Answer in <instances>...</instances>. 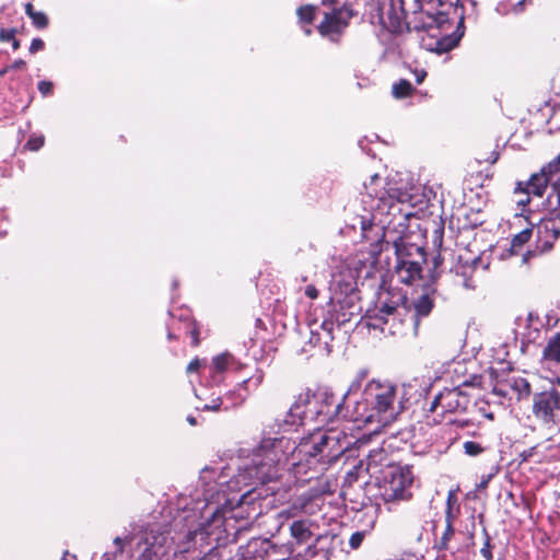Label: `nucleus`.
Segmentation results:
<instances>
[{
	"label": "nucleus",
	"instance_id": "nucleus-18",
	"mask_svg": "<svg viewBox=\"0 0 560 560\" xmlns=\"http://www.w3.org/2000/svg\"><path fill=\"white\" fill-rule=\"evenodd\" d=\"M480 264V258H474L471 260L459 259L450 270V272L454 275V282L467 290H475L477 287L475 273L477 266Z\"/></svg>",
	"mask_w": 560,
	"mask_h": 560
},
{
	"label": "nucleus",
	"instance_id": "nucleus-14",
	"mask_svg": "<svg viewBox=\"0 0 560 560\" xmlns=\"http://www.w3.org/2000/svg\"><path fill=\"white\" fill-rule=\"evenodd\" d=\"M560 410V394L556 389L536 393L533 397V413L545 424L555 423Z\"/></svg>",
	"mask_w": 560,
	"mask_h": 560
},
{
	"label": "nucleus",
	"instance_id": "nucleus-33",
	"mask_svg": "<svg viewBox=\"0 0 560 560\" xmlns=\"http://www.w3.org/2000/svg\"><path fill=\"white\" fill-rule=\"evenodd\" d=\"M483 537H485V542H483L482 548L480 549V553L486 560H492L493 555L491 551V549H492L491 538L486 528H483Z\"/></svg>",
	"mask_w": 560,
	"mask_h": 560
},
{
	"label": "nucleus",
	"instance_id": "nucleus-25",
	"mask_svg": "<svg viewBox=\"0 0 560 560\" xmlns=\"http://www.w3.org/2000/svg\"><path fill=\"white\" fill-rule=\"evenodd\" d=\"M542 357L556 363H560V332L556 334L544 349Z\"/></svg>",
	"mask_w": 560,
	"mask_h": 560
},
{
	"label": "nucleus",
	"instance_id": "nucleus-2",
	"mask_svg": "<svg viewBox=\"0 0 560 560\" xmlns=\"http://www.w3.org/2000/svg\"><path fill=\"white\" fill-rule=\"evenodd\" d=\"M366 374L364 370L358 373L341 400L327 389L300 394L284 419L277 424L279 431L288 432L307 422L326 425L340 418L349 420L347 413L351 412V396L361 389Z\"/></svg>",
	"mask_w": 560,
	"mask_h": 560
},
{
	"label": "nucleus",
	"instance_id": "nucleus-24",
	"mask_svg": "<svg viewBox=\"0 0 560 560\" xmlns=\"http://www.w3.org/2000/svg\"><path fill=\"white\" fill-rule=\"evenodd\" d=\"M262 380H264V372L259 369H257L253 375L243 380L242 383H240V385H238L240 386L238 389L240 390L244 389L246 393L245 394L238 393L237 394L238 400L236 402H234L233 405L234 406L241 405L246 399L247 395L250 392H254L258 388V386L262 383Z\"/></svg>",
	"mask_w": 560,
	"mask_h": 560
},
{
	"label": "nucleus",
	"instance_id": "nucleus-41",
	"mask_svg": "<svg viewBox=\"0 0 560 560\" xmlns=\"http://www.w3.org/2000/svg\"><path fill=\"white\" fill-rule=\"evenodd\" d=\"M16 34L15 28H0V42L7 43L13 39Z\"/></svg>",
	"mask_w": 560,
	"mask_h": 560
},
{
	"label": "nucleus",
	"instance_id": "nucleus-4",
	"mask_svg": "<svg viewBox=\"0 0 560 560\" xmlns=\"http://www.w3.org/2000/svg\"><path fill=\"white\" fill-rule=\"evenodd\" d=\"M402 408L398 387L390 381L373 378L364 385L360 398H351V412L347 417L360 424L375 423L377 430L394 422Z\"/></svg>",
	"mask_w": 560,
	"mask_h": 560
},
{
	"label": "nucleus",
	"instance_id": "nucleus-16",
	"mask_svg": "<svg viewBox=\"0 0 560 560\" xmlns=\"http://www.w3.org/2000/svg\"><path fill=\"white\" fill-rule=\"evenodd\" d=\"M395 248L396 261H417L418 265H422L427 261V255L424 248L420 245L410 243L405 236H397L393 241Z\"/></svg>",
	"mask_w": 560,
	"mask_h": 560
},
{
	"label": "nucleus",
	"instance_id": "nucleus-55",
	"mask_svg": "<svg viewBox=\"0 0 560 560\" xmlns=\"http://www.w3.org/2000/svg\"><path fill=\"white\" fill-rule=\"evenodd\" d=\"M490 478H491V476H488L487 479H483L480 482L479 488H486Z\"/></svg>",
	"mask_w": 560,
	"mask_h": 560
},
{
	"label": "nucleus",
	"instance_id": "nucleus-44",
	"mask_svg": "<svg viewBox=\"0 0 560 560\" xmlns=\"http://www.w3.org/2000/svg\"><path fill=\"white\" fill-rule=\"evenodd\" d=\"M205 361H201L199 359H194L192 361L189 362V364L187 365V372L188 373H194V372H197L199 370V368L201 366V364L203 363Z\"/></svg>",
	"mask_w": 560,
	"mask_h": 560
},
{
	"label": "nucleus",
	"instance_id": "nucleus-32",
	"mask_svg": "<svg viewBox=\"0 0 560 560\" xmlns=\"http://www.w3.org/2000/svg\"><path fill=\"white\" fill-rule=\"evenodd\" d=\"M453 535H454V527H453V525L445 524V530H444V533H443V535H442V537H441V539L439 541V545H438L440 550H447V549H450L448 542H450L451 537H453Z\"/></svg>",
	"mask_w": 560,
	"mask_h": 560
},
{
	"label": "nucleus",
	"instance_id": "nucleus-29",
	"mask_svg": "<svg viewBox=\"0 0 560 560\" xmlns=\"http://www.w3.org/2000/svg\"><path fill=\"white\" fill-rule=\"evenodd\" d=\"M530 236H532L530 229H524L523 231H521L520 233L514 235V237L512 238V242H511L512 252L516 253L518 247L523 246L525 243H527L530 240Z\"/></svg>",
	"mask_w": 560,
	"mask_h": 560
},
{
	"label": "nucleus",
	"instance_id": "nucleus-52",
	"mask_svg": "<svg viewBox=\"0 0 560 560\" xmlns=\"http://www.w3.org/2000/svg\"><path fill=\"white\" fill-rule=\"evenodd\" d=\"M191 336H192V345L194 346H197L199 343V340H198V330L194 327L190 331Z\"/></svg>",
	"mask_w": 560,
	"mask_h": 560
},
{
	"label": "nucleus",
	"instance_id": "nucleus-6",
	"mask_svg": "<svg viewBox=\"0 0 560 560\" xmlns=\"http://www.w3.org/2000/svg\"><path fill=\"white\" fill-rule=\"evenodd\" d=\"M407 294L399 288L381 287L374 307L368 311L366 326L384 335L401 334L405 317L410 313Z\"/></svg>",
	"mask_w": 560,
	"mask_h": 560
},
{
	"label": "nucleus",
	"instance_id": "nucleus-1",
	"mask_svg": "<svg viewBox=\"0 0 560 560\" xmlns=\"http://www.w3.org/2000/svg\"><path fill=\"white\" fill-rule=\"evenodd\" d=\"M363 209L371 214V219L377 222L376 235L392 223L388 217L406 220L411 212L404 207L423 209L428 207L436 196L432 188L415 183L409 176L395 175L386 179L378 174L370 177L364 183V191L361 194Z\"/></svg>",
	"mask_w": 560,
	"mask_h": 560
},
{
	"label": "nucleus",
	"instance_id": "nucleus-38",
	"mask_svg": "<svg viewBox=\"0 0 560 560\" xmlns=\"http://www.w3.org/2000/svg\"><path fill=\"white\" fill-rule=\"evenodd\" d=\"M363 539H364V533L355 532L351 535V537L349 539V545L352 549H357L361 546Z\"/></svg>",
	"mask_w": 560,
	"mask_h": 560
},
{
	"label": "nucleus",
	"instance_id": "nucleus-48",
	"mask_svg": "<svg viewBox=\"0 0 560 560\" xmlns=\"http://www.w3.org/2000/svg\"><path fill=\"white\" fill-rule=\"evenodd\" d=\"M386 236V232H383L380 237H377V243L375 245V248L373 249L374 254H378L383 249V237Z\"/></svg>",
	"mask_w": 560,
	"mask_h": 560
},
{
	"label": "nucleus",
	"instance_id": "nucleus-37",
	"mask_svg": "<svg viewBox=\"0 0 560 560\" xmlns=\"http://www.w3.org/2000/svg\"><path fill=\"white\" fill-rule=\"evenodd\" d=\"M223 405V399L221 397H215L211 399L209 404H205L202 407H198L197 409L203 411H219L221 406Z\"/></svg>",
	"mask_w": 560,
	"mask_h": 560
},
{
	"label": "nucleus",
	"instance_id": "nucleus-30",
	"mask_svg": "<svg viewBox=\"0 0 560 560\" xmlns=\"http://www.w3.org/2000/svg\"><path fill=\"white\" fill-rule=\"evenodd\" d=\"M226 553H231V550L226 551L225 547L215 546L211 548L201 559L199 560H226Z\"/></svg>",
	"mask_w": 560,
	"mask_h": 560
},
{
	"label": "nucleus",
	"instance_id": "nucleus-60",
	"mask_svg": "<svg viewBox=\"0 0 560 560\" xmlns=\"http://www.w3.org/2000/svg\"><path fill=\"white\" fill-rule=\"evenodd\" d=\"M299 502H300L301 509H305L306 508V500L305 499H301Z\"/></svg>",
	"mask_w": 560,
	"mask_h": 560
},
{
	"label": "nucleus",
	"instance_id": "nucleus-51",
	"mask_svg": "<svg viewBox=\"0 0 560 560\" xmlns=\"http://www.w3.org/2000/svg\"><path fill=\"white\" fill-rule=\"evenodd\" d=\"M36 11L34 10V7L31 2H27L25 4V13L31 19L32 14H34Z\"/></svg>",
	"mask_w": 560,
	"mask_h": 560
},
{
	"label": "nucleus",
	"instance_id": "nucleus-26",
	"mask_svg": "<svg viewBox=\"0 0 560 560\" xmlns=\"http://www.w3.org/2000/svg\"><path fill=\"white\" fill-rule=\"evenodd\" d=\"M413 88L408 80H399L393 85V95L396 98H404L411 94Z\"/></svg>",
	"mask_w": 560,
	"mask_h": 560
},
{
	"label": "nucleus",
	"instance_id": "nucleus-54",
	"mask_svg": "<svg viewBox=\"0 0 560 560\" xmlns=\"http://www.w3.org/2000/svg\"><path fill=\"white\" fill-rule=\"evenodd\" d=\"M187 421H188V423H189L190 425H196V423H197L196 418H195V417H192V416H188V417H187Z\"/></svg>",
	"mask_w": 560,
	"mask_h": 560
},
{
	"label": "nucleus",
	"instance_id": "nucleus-43",
	"mask_svg": "<svg viewBox=\"0 0 560 560\" xmlns=\"http://www.w3.org/2000/svg\"><path fill=\"white\" fill-rule=\"evenodd\" d=\"M45 47V43L43 39L40 38H33V40L31 42V45H30V52L31 54H36L37 51H40L43 50Z\"/></svg>",
	"mask_w": 560,
	"mask_h": 560
},
{
	"label": "nucleus",
	"instance_id": "nucleus-47",
	"mask_svg": "<svg viewBox=\"0 0 560 560\" xmlns=\"http://www.w3.org/2000/svg\"><path fill=\"white\" fill-rule=\"evenodd\" d=\"M456 503H457L456 495L454 494L453 491H450L448 495H447V499H446V506H454V508H456L457 506Z\"/></svg>",
	"mask_w": 560,
	"mask_h": 560
},
{
	"label": "nucleus",
	"instance_id": "nucleus-53",
	"mask_svg": "<svg viewBox=\"0 0 560 560\" xmlns=\"http://www.w3.org/2000/svg\"><path fill=\"white\" fill-rule=\"evenodd\" d=\"M10 42H12L13 50H18L20 48V42L15 38V36Z\"/></svg>",
	"mask_w": 560,
	"mask_h": 560
},
{
	"label": "nucleus",
	"instance_id": "nucleus-59",
	"mask_svg": "<svg viewBox=\"0 0 560 560\" xmlns=\"http://www.w3.org/2000/svg\"><path fill=\"white\" fill-rule=\"evenodd\" d=\"M487 419L493 420V413L492 412H483L482 413Z\"/></svg>",
	"mask_w": 560,
	"mask_h": 560
},
{
	"label": "nucleus",
	"instance_id": "nucleus-57",
	"mask_svg": "<svg viewBox=\"0 0 560 560\" xmlns=\"http://www.w3.org/2000/svg\"><path fill=\"white\" fill-rule=\"evenodd\" d=\"M75 556L73 555H70L69 552H66L62 557V560H71V559H74Z\"/></svg>",
	"mask_w": 560,
	"mask_h": 560
},
{
	"label": "nucleus",
	"instance_id": "nucleus-20",
	"mask_svg": "<svg viewBox=\"0 0 560 560\" xmlns=\"http://www.w3.org/2000/svg\"><path fill=\"white\" fill-rule=\"evenodd\" d=\"M337 325L335 315L331 314V318H325L319 325L320 331L317 328H311L310 343L313 347H318L327 354L330 353V343L334 340L332 330Z\"/></svg>",
	"mask_w": 560,
	"mask_h": 560
},
{
	"label": "nucleus",
	"instance_id": "nucleus-58",
	"mask_svg": "<svg viewBox=\"0 0 560 560\" xmlns=\"http://www.w3.org/2000/svg\"><path fill=\"white\" fill-rule=\"evenodd\" d=\"M268 491H270L273 494L277 491V488L275 486H268L266 492Z\"/></svg>",
	"mask_w": 560,
	"mask_h": 560
},
{
	"label": "nucleus",
	"instance_id": "nucleus-13",
	"mask_svg": "<svg viewBox=\"0 0 560 560\" xmlns=\"http://www.w3.org/2000/svg\"><path fill=\"white\" fill-rule=\"evenodd\" d=\"M413 472L409 466L392 467L384 477L382 498L386 503L407 501L411 498Z\"/></svg>",
	"mask_w": 560,
	"mask_h": 560
},
{
	"label": "nucleus",
	"instance_id": "nucleus-15",
	"mask_svg": "<svg viewBox=\"0 0 560 560\" xmlns=\"http://www.w3.org/2000/svg\"><path fill=\"white\" fill-rule=\"evenodd\" d=\"M352 16L353 11L348 5L334 9L331 12L325 13L323 21L317 27L318 32L322 36H328L331 40H335L348 26Z\"/></svg>",
	"mask_w": 560,
	"mask_h": 560
},
{
	"label": "nucleus",
	"instance_id": "nucleus-40",
	"mask_svg": "<svg viewBox=\"0 0 560 560\" xmlns=\"http://www.w3.org/2000/svg\"><path fill=\"white\" fill-rule=\"evenodd\" d=\"M444 258L443 256L441 255V253H439L438 255H435L432 259V264H433V269L431 271V278L432 279H435L439 277V272H438V269L441 267L442 262H443Z\"/></svg>",
	"mask_w": 560,
	"mask_h": 560
},
{
	"label": "nucleus",
	"instance_id": "nucleus-17",
	"mask_svg": "<svg viewBox=\"0 0 560 560\" xmlns=\"http://www.w3.org/2000/svg\"><path fill=\"white\" fill-rule=\"evenodd\" d=\"M435 293L436 290L432 288L431 285L427 287L421 294H419L416 299L412 301V310L413 313L411 315V320L413 325V332L415 335L418 334L420 319L428 317L435 303Z\"/></svg>",
	"mask_w": 560,
	"mask_h": 560
},
{
	"label": "nucleus",
	"instance_id": "nucleus-50",
	"mask_svg": "<svg viewBox=\"0 0 560 560\" xmlns=\"http://www.w3.org/2000/svg\"><path fill=\"white\" fill-rule=\"evenodd\" d=\"M25 67V61L22 60V59H18L15 60L11 66H10V69H14V70H18V69H22Z\"/></svg>",
	"mask_w": 560,
	"mask_h": 560
},
{
	"label": "nucleus",
	"instance_id": "nucleus-35",
	"mask_svg": "<svg viewBox=\"0 0 560 560\" xmlns=\"http://www.w3.org/2000/svg\"><path fill=\"white\" fill-rule=\"evenodd\" d=\"M444 224L441 222L433 231L432 243L434 248L441 249L443 245Z\"/></svg>",
	"mask_w": 560,
	"mask_h": 560
},
{
	"label": "nucleus",
	"instance_id": "nucleus-61",
	"mask_svg": "<svg viewBox=\"0 0 560 560\" xmlns=\"http://www.w3.org/2000/svg\"><path fill=\"white\" fill-rule=\"evenodd\" d=\"M304 33L306 35H310L312 33V30L308 26H306V27H304Z\"/></svg>",
	"mask_w": 560,
	"mask_h": 560
},
{
	"label": "nucleus",
	"instance_id": "nucleus-23",
	"mask_svg": "<svg viewBox=\"0 0 560 560\" xmlns=\"http://www.w3.org/2000/svg\"><path fill=\"white\" fill-rule=\"evenodd\" d=\"M386 27L396 34H400L405 28H409L406 22L405 11L402 8L399 11L392 4L386 12V20L384 21Z\"/></svg>",
	"mask_w": 560,
	"mask_h": 560
},
{
	"label": "nucleus",
	"instance_id": "nucleus-31",
	"mask_svg": "<svg viewBox=\"0 0 560 560\" xmlns=\"http://www.w3.org/2000/svg\"><path fill=\"white\" fill-rule=\"evenodd\" d=\"M464 453L468 456H478L483 453L485 447L477 442L466 441L463 444Z\"/></svg>",
	"mask_w": 560,
	"mask_h": 560
},
{
	"label": "nucleus",
	"instance_id": "nucleus-10",
	"mask_svg": "<svg viewBox=\"0 0 560 560\" xmlns=\"http://www.w3.org/2000/svg\"><path fill=\"white\" fill-rule=\"evenodd\" d=\"M470 404L469 396L458 387L445 388L436 394L425 409L429 424H440L443 421L456 423L453 416L465 412Z\"/></svg>",
	"mask_w": 560,
	"mask_h": 560
},
{
	"label": "nucleus",
	"instance_id": "nucleus-46",
	"mask_svg": "<svg viewBox=\"0 0 560 560\" xmlns=\"http://www.w3.org/2000/svg\"><path fill=\"white\" fill-rule=\"evenodd\" d=\"M415 77H416V82H417L418 84H420V83H422V82H423V80L425 79V77H427V71H425V70H423V69H417V70L415 71Z\"/></svg>",
	"mask_w": 560,
	"mask_h": 560
},
{
	"label": "nucleus",
	"instance_id": "nucleus-56",
	"mask_svg": "<svg viewBox=\"0 0 560 560\" xmlns=\"http://www.w3.org/2000/svg\"><path fill=\"white\" fill-rule=\"evenodd\" d=\"M337 0H322L323 5H332Z\"/></svg>",
	"mask_w": 560,
	"mask_h": 560
},
{
	"label": "nucleus",
	"instance_id": "nucleus-8",
	"mask_svg": "<svg viewBox=\"0 0 560 560\" xmlns=\"http://www.w3.org/2000/svg\"><path fill=\"white\" fill-rule=\"evenodd\" d=\"M332 314L337 326L351 322L361 312L355 271L343 268L331 277L330 287Z\"/></svg>",
	"mask_w": 560,
	"mask_h": 560
},
{
	"label": "nucleus",
	"instance_id": "nucleus-27",
	"mask_svg": "<svg viewBox=\"0 0 560 560\" xmlns=\"http://www.w3.org/2000/svg\"><path fill=\"white\" fill-rule=\"evenodd\" d=\"M316 7L306 4L298 9L296 14L301 24L310 25L314 20Z\"/></svg>",
	"mask_w": 560,
	"mask_h": 560
},
{
	"label": "nucleus",
	"instance_id": "nucleus-19",
	"mask_svg": "<svg viewBox=\"0 0 560 560\" xmlns=\"http://www.w3.org/2000/svg\"><path fill=\"white\" fill-rule=\"evenodd\" d=\"M242 364L236 362L234 357L228 352L215 355L208 366L211 385H219L223 381L225 371L240 370Z\"/></svg>",
	"mask_w": 560,
	"mask_h": 560
},
{
	"label": "nucleus",
	"instance_id": "nucleus-49",
	"mask_svg": "<svg viewBox=\"0 0 560 560\" xmlns=\"http://www.w3.org/2000/svg\"><path fill=\"white\" fill-rule=\"evenodd\" d=\"M535 450H536V447L534 446V447H530V448H527V450L523 451L521 453L522 460L523 462L528 460L533 456Z\"/></svg>",
	"mask_w": 560,
	"mask_h": 560
},
{
	"label": "nucleus",
	"instance_id": "nucleus-34",
	"mask_svg": "<svg viewBox=\"0 0 560 560\" xmlns=\"http://www.w3.org/2000/svg\"><path fill=\"white\" fill-rule=\"evenodd\" d=\"M31 20L33 25L39 30H43L48 25V18L42 11H36L34 14H32Z\"/></svg>",
	"mask_w": 560,
	"mask_h": 560
},
{
	"label": "nucleus",
	"instance_id": "nucleus-62",
	"mask_svg": "<svg viewBox=\"0 0 560 560\" xmlns=\"http://www.w3.org/2000/svg\"><path fill=\"white\" fill-rule=\"evenodd\" d=\"M467 424H468V421H467V420H466V421H459V422H458V425H459V427H466Z\"/></svg>",
	"mask_w": 560,
	"mask_h": 560
},
{
	"label": "nucleus",
	"instance_id": "nucleus-12",
	"mask_svg": "<svg viewBox=\"0 0 560 560\" xmlns=\"http://www.w3.org/2000/svg\"><path fill=\"white\" fill-rule=\"evenodd\" d=\"M341 453L338 436L332 432L317 429L303 438L298 445L294 443V454L291 457H298L300 460L304 458L306 462L319 457V462L324 457L334 459Z\"/></svg>",
	"mask_w": 560,
	"mask_h": 560
},
{
	"label": "nucleus",
	"instance_id": "nucleus-5",
	"mask_svg": "<svg viewBox=\"0 0 560 560\" xmlns=\"http://www.w3.org/2000/svg\"><path fill=\"white\" fill-rule=\"evenodd\" d=\"M217 477L218 472L212 468L202 469L199 477V483L201 487L200 491L203 501L202 510H205L202 513L209 514L207 522L201 524L199 534L201 536L206 535L209 538L214 535V529H219L220 527H223V530L229 534V523L234 518L233 515H228L231 514L232 511H226L225 509L220 508L222 504L221 501L224 503L228 502L224 490L222 489L226 481L222 480L221 477L217 479ZM197 534L198 530L189 529L185 534L186 541L188 542L194 539V536Z\"/></svg>",
	"mask_w": 560,
	"mask_h": 560
},
{
	"label": "nucleus",
	"instance_id": "nucleus-7",
	"mask_svg": "<svg viewBox=\"0 0 560 560\" xmlns=\"http://www.w3.org/2000/svg\"><path fill=\"white\" fill-rule=\"evenodd\" d=\"M175 539L167 526L149 524L131 537H116L114 545L116 551L121 552L125 544H130L138 560H161L171 550Z\"/></svg>",
	"mask_w": 560,
	"mask_h": 560
},
{
	"label": "nucleus",
	"instance_id": "nucleus-63",
	"mask_svg": "<svg viewBox=\"0 0 560 560\" xmlns=\"http://www.w3.org/2000/svg\"><path fill=\"white\" fill-rule=\"evenodd\" d=\"M167 338H168L170 340H172L173 338H175V336H174L171 331H168V334H167Z\"/></svg>",
	"mask_w": 560,
	"mask_h": 560
},
{
	"label": "nucleus",
	"instance_id": "nucleus-21",
	"mask_svg": "<svg viewBox=\"0 0 560 560\" xmlns=\"http://www.w3.org/2000/svg\"><path fill=\"white\" fill-rule=\"evenodd\" d=\"M312 522L310 520H295L290 524V535L292 540L289 542L291 547L308 545L311 551V541L314 533L312 530Z\"/></svg>",
	"mask_w": 560,
	"mask_h": 560
},
{
	"label": "nucleus",
	"instance_id": "nucleus-9",
	"mask_svg": "<svg viewBox=\"0 0 560 560\" xmlns=\"http://www.w3.org/2000/svg\"><path fill=\"white\" fill-rule=\"evenodd\" d=\"M560 182V154L544 165L539 173L533 174L528 180L518 182L514 189V194L520 196L516 200L517 206L524 208L530 201V196L541 197L548 185H551V192L548 196L549 203L552 205V198L557 199L560 206V194L557 185Z\"/></svg>",
	"mask_w": 560,
	"mask_h": 560
},
{
	"label": "nucleus",
	"instance_id": "nucleus-39",
	"mask_svg": "<svg viewBox=\"0 0 560 560\" xmlns=\"http://www.w3.org/2000/svg\"><path fill=\"white\" fill-rule=\"evenodd\" d=\"M459 511V506H446L445 510V523L453 525L454 520L456 518V515Z\"/></svg>",
	"mask_w": 560,
	"mask_h": 560
},
{
	"label": "nucleus",
	"instance_id": "nucleus-64",
	"mask_svg": "<svg viewBox=\"0 0 560 560\" xmlns=\"http://www.w3.org/2000/svg\"><path fill=\"white\" fill-rule=\"evenodd\" d=\"M555 384L560 386V376H558L556 380H555Z\"/></svg>",
	"mask_w": 560,
	"mask_h": 560
},
{
	"label": "nucleus",
	"instance_id": "nucleus-11",
	"mask_svg": "<svg viewBox=\"0 0 560 560\" xmlns=\"http://www.w3.org/2000/svg\"><path fill=\"white\" fill-rule=\"evenodd\" d=\"M448 22V15L443 11L435 13L422 12L419 22L413 25V30L425 31L430 35L433 43L423 44L428 50L443 54L455 48L463 36V33L457 34V32L442 34L443 31L447 30Z\"/></svg>",
	"mask_w": 560,
	"mask_h": 560
},
{
	"label": "nucleus",
	"instance_id": "nucleus-42",
	"mask_svg": "<svg viewBox=\"0 0 560 560\" xmlns=\"http://www.w3.org/2000/svg\"><path fill=\"white\" fill-rule=\"evenodd\" d=\"M37 88L43 96H47L52 92V83L50 81H39Z\"/></svg>",
	"mask_w": 560,
	"mask_h": 560
},
{
	"label": "nucleus",
	"instance_id": "nucleus-22",
	"mask_svg": "<svg viewBox=\"0 0 560 560\" xmlns=\"http://www.w3.org/2000/svg\"><path fill=\"white\" fill-rule=\"evenodd\" d=\"M394 271L400 282L412 284L416 280L421 278L422 265H418L417 261H396Z\"/></svg>",
	"mask_w": 560,
	"mask_h": 560
},
{
	"label": "nucleus",
	"instance_id": "nucleus-3",
	"mask_svg": "<svg viewBox=\"0 0 560 560\" xmlns=\"http://www.w3.org/2000/svg\"><path fill=\"white\" fill-rule=\"evenodd\" d=\"M294 454V441L285 435L267 436L237 468L235 482L245 487L275 483L287 469Z\"/></svg>",
	"mask_w": 560,
	"mask_h": 560
},
{
	"label": "nucleus",
	"instance_id": "nucleus-28",
	"mask_svg": "<svg viewBox=\"0 0 560 560\" xmlns=\"http://www.w3.org/2000/svg\"><path fill=\"white\" fill-rule=\"evenodd\" d=\"M511 387L515 390L520 396H529L530 395V384L524 377L513 378Z\"/></svg>",
	"mask_w": 560,
	"mask_h": 560
},
{
	"label": "nucleus",
	"instance_id": "nucleus-36",
	"mask_svg": "<svg viewBox=\"0 0 560 560\" xmlns=\"http://www.w3.org/2000/svg\"><path fill=\"white\" fill-rule=\"evenodd\" d=\"M44 136H32L25 147L31 151H37L44 145Z\"/></svg>",
	"mask_w": 560,
	"mask_h": 560
},
{
	"label": "nucleus",
	"instance_id": "nucleus-45",
	"mask_svg": "<svg viewBox=\"0 0 560 560\" xmlns=\"http://www.w3.org/2000/svg\"><path fill=\"white\" fill-rule=\"evenodd\" d=\"M305 295L311 300H315L318 296V290L313 284H310L305 288Z\"/></svg>",
	"mask_w": 560,
	"mask_h": 560
}]
</instances>
